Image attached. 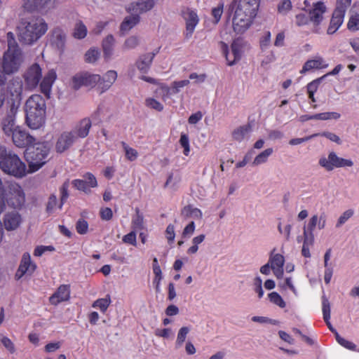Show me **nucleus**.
<instances>
[{"mask_svg":"<svg viewBox=\"0 0 359 359\" xmlns=\"http://www.w3.org/2000/svg\"><path fill=\"white\" fill-rule=\"evenodd\" d=\"M0 342L4 348L10 353H14L15 352L14 343L5 334H0Z\"/></svg>","mask_w":359,"mask_h":359,"instance_id":"obj_52","label":"nucleus"},{"mask_svg":"<svg viewBox=\"0 0 359 359\" xmlns=\"http://www.w3.org/2000/svg\"><path fill=\"white\" fill-rule=\"evenodd\" d=\"M273 153V149L271 147L263 150L255 156L253 161H252V165L253 166H259L266 163Z\"/></svg>","mask_w":359,"mask_h":359,"instance_id":"obj_34","label":"nucleus"},{"mask_svg":"<svg viewBox=\"0 0 359 359\" xmlns=\"http://www.w3.org/2000/svg\"><path fill=\"white\" fill-rule=\"evenodd\" d=\"M304 241L302 249V254L305 257H310V248L313 245L314 243V235L308 233L306 229H304L303 231Z\"/></svg>","mask_w":359,"mask_h":359,"instance_id":"obj_33","label":"nucleus"},{"mask_svg":"<svg viewBox=\"0 0 359 359\" xmlns=\"http://www.w3.org/2000/svg\"><path fill=\"white\" fill-rule=\"evenodd\" d=\"M26 88L35 89L42 78V69L39 65L34 63L29 66L23 74Z\"/></svg>","mask_w":359,"mask_h":359,"instance_id":"obj_13","label":"nucleus"},{"mask_svg":"<svg viewBox=\"0 0 359 359\" xmlns=\"http://www.w3.org/2000/svg\"><path fill=\"white\" fill-rule=\"evenodd\" d=\"M0 168L4 173L16 178H22L29 172L20 157L4 147H0Z\"/></svg>","mask_w":359,"mask_h":359,"instance_id":"obj_5","label":"nucleus"},{"mask_svg":"<svg viewBox=\"0 0 359 359\" xmlns=\"http://www.w3.org/2000/svg\"><path fill=\"white\" fill-rule=\"evenodd\" d=\"M205 238V234H199L194 237L191 240V246L187 249V253L189 255L196 254L198 250V245L204 241Z\"/></svg>","mask_w":359,"mask_h":359,"instance_id":"obj_44","label":"nucleus"},{"mask_svg":"<svg viewBox=\"0 0 359 359\" xmlns=\"http://www.w3.org/2000/svg\"><path fill=\"white\" fill-rule=\"evenodd\" d=\"M140 21V17L137 13L127 16L121 25V31L127 32L134 27Z\"/></svg>","mask_w":359,"mask_h":359,"instance_id":"obj_37","label":"nucleus"},{"mask_svg":"<svg viewBox=\"0 0 359 359\" xmlns=\"http://www.w3.org/2000/svg\"><path fill=\"white\" fill-rule=\"evenodd\" d=\"M66 39V32L60 27H55L50 32L49 41L53 48L62 51L65 46Z\"/></svg>","mask_w":359,"mask_h":359,"instance_id":"obj_18","label":"nucleus"},{"mask_svg":"<svg viewBox=\"0 0 359 359\" xmlns=\"http://www.w3.org/2000/svg\"><path fill=\"white\" fill-rule=\"evenodd\" d=\"M140 43L139 39L135 36L128 37L124 42L123 48L124 50H130L136 48Z\"/></svg>","mask_w":359,"mask_h":359,"instance_id":"obj_56","label":"nucleus"},{"mask_svg":"<svg viewBox=\"0 0 359 359\" xmlns=\"http://www.w3.org/2000/svg\"><path fill=\"white\" fill-rule=\"evenodd\" d=\"M344 15L341 13L334 11L327 29V34H333L339 29L344 22Z\"/></svg>","mask_w":359,"mask_h":359,"instance_id":"obj_32","label":"nucleus"},{"mask_svg":"<svg viewBox=\"0 0 359 359\" xmlns=\"http://www.w3.org/2000/svg\"><path fill=\"white\" fill-rule=\"evenodd\" d=\"M341 117V114L337 111H326L315 114V120L329 121L338 120Z\"/></svg>","mask_w":359,"mask_h":359,"instance_id":"obj_46","label":"nucleus"},{"mask_svg":"<svg viewBox=\"0 0 359 359\" xmlns=\"http://www.w3.org/2000/svg\"><path fill=\"white\" fill-rule=\"evenodd\" d=\"M88 33L86 26L81 21L77 22L74 27L72 35L75 39H84Z\"/></svg>","mask_w":359,"mask_h":359,"instance_id":"obj_42","label":"nucleus"},{"mask_svg":"<svg viewBox=\"0 0 359 359\" xmlns=\"http://www.w3.org/2000/svg\"><path fill=\"white\" fill-rule=\"evenodd\" d=\"M259 7V0H233L232 26L237 34L245 32L253 24Z\"/></svg>","mask_w":359,"mask_h":359,"instance_id":"obj_1","label":"nucleus"},{"mask_svg":"<svg viewBox=\"0 0 359 359\" xmlns=\"http://www.w3.org/2000/svg\"><path fill=\"white\" fill-rule=\"evenodd\" d=\"M327 225V215L324 213L313 215L309 219L306 229L308 233L313 235L315 230H323Z\"/></svg>","mask_w":359,"mask_h":359,"instance_id":"obj_17","label":"nucleus"},{"mask_svg":"<svg viewBox=\"0 0 359 359\" xmlns=\"http://www.w3.org/2000/svg\"><path fill=\"white\" fill-rule=\"evenodd\" d=\"M353 215V210H347L344 211L338 218L336 226L340 227L344 223H346L352 216Z\"/></svg>","mask_w":359,"mask_h":359,"instance_id":"obj_60","label":"nucleus"},{"mask_svg":"<svg viewBox=\"0 0 359 359\" xmlns=\"http://www.w3.org/2000/svg\"><path fill=\"white\" fill-rule=\"evenodd\" d=\"M111 298L109 295L104 298H100L95 300L92 306L95 309H99L101 312L105 313L111 304Z\"/></svg>","mask_w":359,"mask_h":359,"instance_id":"obj_43","label":"nucleus"},{"mask_svg":"<svg viewBox=\"0 0 359 359\" xmlns=\"http://www.w3.org/2000/svg\"><path fill=\"white\" fill-rule=\"evenodd\" d=\"M182 17L186 24V36L190 37L198 24L199 18L197 13L190 8H187L183 11Z\"/></svg>","mask_w":359,"mask_h":359,"instance_id":"obj_19","label":"nucleus"},{"mask_svg":"<svg viewBox=\"0 0 359 359\" xmlns=\"http://www.w3.org/2000/svg\"><path fill=\"white\" fill-rule=\"evenodd\" d=\"M7 49L4 51L1 61V72L3 76L18 72L25 62V55L19 46L13 32L6 34Z\"/></svg>","mask_w":359,"mask_h":359,"instance_id":"obj_2","label":"nucleus"},{"mask_svg":"<svg viewBox=\"0 0 359 359\" xmlns=\"http://www.w3.org/2000/svg\"><path fill=\"white\" fill-rule=\"evenodd\" d=\"M132 228L134 231L144 229V218L142 215L137 212L132 219Z\"/></svg>","mask_w":359,"mask_h":359,"instance_id":"obj_54","label":"nucleus"},{"mask_svg":"<svg viewBox=\"0 0 359 359\" xmlns=\"http://www.w3.org/2000/svg\"><path fill=\"white\" fill-rule=\"evenodd\" d=\"M191 331L190 326L181 327L177 333L176 339L175 341V346L176 348H180L186 342V339Z\"/></svg>","mask_w":359,"mask_h":359,"instance_id":"obj_35","label":"nucleus"},{"mask_svg":"<svg viewBox=\"0 0 359 359\" xmlns=\"http://www.w3.org/2000/svg\"><path fill=\"white\" fill-rule=\"evenodd\" d=\"M122 241L124 243L128 245H131L133 246L137 245V235L135 231L133 230L130 231V233L125 235Z\"/></svg>","mask_w":359,"mask_h":359,"instance_id":"obj_61","label":"nucleus"},{"mask_svg":"<svg viewBox=\"0 0 359 359\" xmlns=\"http://www.w3.org/2000/svg\"><path fill=\"white\" fill-rule=\"evenodd\" d=\"M161 1V0H139L130 4L127 7V11L137 14L144 13L151 11Z\"/></svg>","mask_w":359,"mask_h":359,"instance_id":"obj_20","label":"nucleus"},{"mask_svg":"<svg viewBox=\"0 0 359 359\" xmlns=\"http://www.w3.org/2000/svg\"><path fill=\"white\" fill-rule=\"evenodd\" d=\"M70 298V287L68 285H62L50 297L49 302L52 305L57 306L59 304L67 302Z\"/></svg>","mask_w":359,"mask_h":359,"instance_id":"obj_28","label":"nucleus"},{"mask_svg":"<svg viewBox=\"0 0 359 359\" xmlns=\"http://www.w3.org/2000/svg\"><path fill=\"white\" fill-rule=\"evenodd\" d=\"M3 130L4 133L11 136V135L14 133L16 128H19V126H15V120L12 116H9L5 119H4L3 123Z\"/></svg>","mask_w":359,"mask_h":359,"instance_id":"obj_40","label":"nucleus"},{"mask_svg":"<svg viewBox=\"0 0 359 359\" xmlns=\"http://www.w3.org/2000/svg\"><path fill=\"white\" fill-rule=\"evenodd\" d=\"M99 80H100V74L81 72L72 78V86L74 89H79L83 86L93 88L97 85Z\"/></svg>","mask_w":359,"mask_h":359,"instance_id":"obj_10","label":"nucleus"},{"mask_svg":"<svg viewBox=\"0 0 359 359\" xmlns=\"http://www.w3.org/2000/svg\"><path fill=\"white\" fill-rule=\"evenodd\" d=\"M269 264L273 275L277 279H282L284 273L285 257L283 255L276 253L271 254L269 259Z\"/></svg>","mask_w":359,"mask_h":359,"instance_id":"obj_23","label":"nucleus"},{"mask_svg":"<svg viewBox=\"0 0 359 359\" xmlns=\"http://www.w3.org/2000/svg\"><path fill=\"white\" fill-rule=\"evenodd\" d=\"M182 212L186 217H191L194 219H201L203 217V213L201 210L191 205L184 207Z\"/></svg>","mask_w":359,"mask_h":359,"instance_id":"obj_41","label":"nucleus"},{"mask_svg":"<svg viewBox=\"0 0 359 359\" xmlns=\"http://www.w3.org/2000/svg\"><path fill=\"white\" fill-rule=\"evenodd\" d=\"M3 194L7 205L14 209H21L26 201L23 188L18 183L2 180Z\"/></svg>","mask_w":359,"mask_h":359,"instance_id":"obj_7","label":"nucleus"},{"mask_svg":"<svg viewBox=\"0 0 359 359\" xmlns=\"http://www.w3.org/2000/svg\"><path fill=\"white\" fill-rule=\"evenodd\" d=\"M19 41L25 45H33L48 31V25L44 19L32 18L22 21L18 27Z\"/></svg>","mask_w":359,"mask_h":359,"instance_id":"obj_4","label":"nucleus"},{"mask_svg":"<svg viewBox=\"0 0 359 359\" xmlns=\"http://www.w3.org/2000/svg\"><path fill=\"white\" fill-rule=\"evenodd\" d=\"M7 90L10 95L8 103L10 104L11 114L16 112L22 98L23 83L19 78L13 79L8 84Z\"/></svg>","mask_w":359,"mask_h":359,"instance_id":"obj_9","label":"nucleus"},{"mask_svg":"<svg viewBox=\"0 0 359 359\" xmlns=\"http://www.w3.org/2000/svg\"><path fill=\"white\" fill-rule=\"evenodd\" d=\"M22 215L17 211H11L6 213L3 218L5 229L8 231H15L18 229L22 223Z\"/></svg>","mask_w":359,"mask_h":359,"instance_id":"obj_21","label":"nucleus"},{"mask_svg":"<svg viewBox=\"0 0 359 359\" xmlns=\"http://www.w3.org/2000/svg\"><path fill=\"white\" fill-rule=\"evenodd\" d=\"M11 136L13 144L18 147H29L31 144L35 142V139L31 136L26 130L22 129L20 127L16 128Z\"/></svg>","mask_w":359,"mask_h":359,"instance_id":"obj_16","label":"nucleus"},{"mask_svg":"<svg viewBox=\"0 0 359 359\" xmlns=\"http://www.w3.org/2000/svg\"><path fill=\"white\" fill-rule=\"evenodd\" d=\"M153 273L154 274L153 283L155 285L156 292H158L161 290V283L163 279L162 271H161V269H156V270H153Z\"/></svg>","mask_w":359,"mask_h":359,"instance_id":"obj_62","label":"nucleus"},{"mask_svg":"<svg viewBox=\"0 0 359 359\" xmlns=\"http://www.w3.org/2000/svg\"><path fill=\"white\" fill-rule=\"evenodd\" d=\"M92 126V121L89 118H83L76 123L72 130L73 135L76 140L86 137Z\"/></svg>","mask_w":359,"mask_h":359,"instance_id":"obj_25","label":"nucleus"},{"mask_svg":"<svg viewBox=\"0 0 359 359\" xmlns=\"http://www.w3.org/2000/svg\"><path fill=\"white\" fill-rule=\"evenodd\" d=\"M248 133V129L246 127H240L233 133V138L237 141H242Z\"/></svg>","mask_w":359,"mask_h":359,"instance_id":"obj_63","label":"nucleus"},{"mask_svg":"<svg viewBox=\"0 0 359 359\" xmlns=\"http://www.w3.org/2000/svg\"><path fill=\"white\" fill-rule=\"evenodd\" d=\"M55 248L53 245H39L34 249V255L41 257L47 251L53 252Z\"/></svg>","mask_w":359,"mask_h":359,"instance_id":"obj_64","label":"nucleus"},{"mask_svg":"<svg viewBox=\"0 0 359 359\" xmlns=\"http://www.w3.org/2000/svg\"><path fill=\"white\" fill-rule=\"evenodd\" d=\"M352 0H337L334 11L345 15L347 8L350 6Z\"/></svg>","mask_w":359,"mask_h":359,"instance_id":"obj_59","label":"nucleus"},{"mask_svg":"<svg viewBox=\"0 0 359 359\" xmlns=\"http://www.w3.org/2000/svg\"><path fill=\"white\" fill-rule=\"evenodd\" d=\"M220 48L225 57L227 65L232 66L241 59L244 52V43L241 39H236L233 40L231 43V50H229L228 45L225 42L222 41L220 43Z\"/></svg>","mask_w":359,"mask_h":359,"instance_id":"obj_8","label":"nucleus"},{"mask_svg":"<svg viewBox=\"0 0 359 359\" xmlns=\"http://www.w3.org/2000/svg\"><path fill=\"white\" fill-rule=\"evenodd\" d=\"M327 7L324 2L317 1L313 3L311 9L308 11L310 22L313 24V31L315 33H320V25L324 20V14L326 13Z\"/></svg>","mask_w":359,"mask_h":359,"instance_id":"obj_12","label":"nucleus"},{"mask_svg":"<svg viewBox=\"0 0 359 359\" xmlns=\"http://www.w3.org/2000/svg\"><path fill=\"white\" fill-rule=\"evenodd\" d=\"M50 149V144L45 142H34L27 147L25 158L29 164V172L39 170L46 163Z\"/></svg>","mask_w":359,"mask_h":359,"instance_id":"obj_6","label":"nucleus"},{"mask_svg":"<svg viewBox=\"0 0 359 359\" xmlns=\"http://www.w3.org/2000/svg\"><path fill=\"white\" fill-rule=\"evenodd\" d=\"M278 287L283 291L290 290L295 296H298L299 292L295 287L294 282L292 277H287L285 279H280Z\"/></svg>","mask_w":359,"mask_h":359,"instance_id":"obj_38","label":"nucleus"},{"mask_svg":"<svg viewBox=\"0 0 359 359\" xmlns=\"http://www.w3.org/2000/svg\"><path fill=\"white\" fill-rule=\"evenodd\" d=\"M156 55L154 52L147 53L141 55L136 62V67L139 71L146 73L149 69L152 61Z\"/></svg>","mask_w":359,"mask_h":359,"instance_id":"obj_31","label":"nucleus"},{"mask_svg":"<svg viewBox=\"0 0 359 359\" xmlns=\"http://www.w3.org/2000/svg\"><path fill=\"white\" fill-rule=\"evenodd\" d=\"M335 337L337 341L343 347L351 351L355 350L356 346L353 342L341 337L337 332H335Z\"/></svg>","mask_w":359,"mask_h":359,"instance_id":"obj_55","label":"nucleus"},{"mask_svg":"<svg viewBox=\"0 0 359 359\" xmlns=\"http://www.w3.org/2000/svg\"><path fill=\"white\" fill-rule=\"evenodd\" d=\"M57 79V73L54 69H49L44 76L41 78L40 86L41 92L48 98L50 97L52 87Z\"/></svg>","mask_w":359,"mask_h":359,"instance_id":"obj_22","label":"nucleus"},{"mask_svg":"<svg viewBox=\"0 0 359 359\" xmlns=\"http://www.w3.org/2000/svg\"><path fill=\"white\" fill-rule=\"evenodd\" d=\"M77 140L70 131L62 133L57 138L55 144V149L58 153H62L67 150Z\"/></svg>","mask_w":359,"mask_h":359,"instance_id":"obj_26","label":"nucleus"},{"mask_svg":"<svg viewBox=\"0 0 359 359\" xmlns=\"http://www.w3.org/2000/svg\"><path fill=\"white\" fill-rule=\"evenodd\" d=\"M269 301L277 306L283 309L286 306V303L283 298L276 292H272L268 294Z\"/></svg>","mask_w":359,"mask_h":359,"instance_id":"obj_51","label":"nucleus"},{"mask_svg":"<svg viewBox=\"0 0 359 359\" xmlns=\"http://www.w3.org/2000/svg\"><path fill=\"white\" fill-rule=\"evenodd\" d=\"M189 84V80L187 79L175 81L171 83L170 86L161 83L156 90V93L159 94L163 101H165L172 95L178 93L182 88Z\"/></svg>","mask_w":359,"mask_h":359,"instance_id":"obj_14","label":"nucleus"},{"mask_svg":"<svg viewBox=\"0 0 359 359\" xmlns=\"http://www.w3.org/2000/svg\"><path fill=\"white\" fill-rule=\"evenodd\" d=\"M122 146L127 160L130 161H134L137 159L139 156V153L136 149L130 147L124 142L122 143Z\"/></svg>","mask_w":359,"mask_h":359,"instance_id":"obj_50","label":"nucleus"},{"mask_svg":"<svg viewBox=\"0 0 359 359\" xmlns=\"http://www.w3.org/2000/svg\"><path fill=\"white\" fill-rule=\"evenodd\" d=\"M73 186L78 190L89 194L91 189L96 188L98 185L96 177L90 172H87L83 176V179H77L72 181Z\"/></svg>","mask_w":359,"mask_h":359,"instance_id":"obj_15","label":"nucleus"},{"mask_svg":"<svg viewBox=\"0 0 359 359\" xmlns=\"http://www.w3.org/2000/svg\"><path fill=\"white\" fill-rule=\"evenodd\" d=\"M154 333L156 337L161 338L163 340H172L175 335L172 328L166 327H157L154 330Z\"/></svg>","mask_w":359,"mask_h":359,"instance_id":"obj_39","label":"nucleus"},{"mask_svg":"<svg viewBox=\"0 0 359 359\" xmlns=\"http://www.w3.org/2000/svg\"><path fill=\"white\" fill-rule=\"evenodd\" d=\"M100 53L96 48H90L85 54V60L88 63H95L100 57Z\"/></svg>","mask_w":359,"mask_h":359,"instance_id":"obj_53","label":"nucleus"},{"mask_svg":"<svg viewBox=\"0 0 359 359\" xmlns=\"http://www.w3.org/2000/svg\"><path fill=\"white\" fill-rule=\"evenodd\" d=\"M26 123L32 130H39L44 126L46 122V104L44 98L34 94L29 96L25 104Z\"/></svg>","mask_w":359,"mask_h":359,"instance_id":"obj_3","label":"nucleus"},{"mask_svg":"<svg viewBox=\"0 0 359 359\" xmlns=\"http://www.w3.org/2000/svg\"><path fill=\"white\" fill-rule=\"evenodd\" d=\"M62 202L58 205L57 197L55 195H51L46 205V211L49 214L55 212L57 210H60L62 207Z\"/></svg>","mask_w":359,"mask_h":359,"instance_id":"obj_48","label":"nucleus"},{"mask_svg":"<svg viewBox=\"0 0 359 359\" xmlns=\"http://www.w3.org/2000/svg\"><path fill=\"white\" fill-rule=\"evenodd\" d=\"M347 29L351 32L359 31V3H355L349 11Z\"/></svg>","mask_w":359,"mask_h":359,"instance_id":"obj_30","label":"nucleus"},{"mask_svg":"<svg viewBox=\"0 0 359 359\" xmlns=\"http://www.w3.org/2000/svg\"><path fill=\"white\" fill-rule=\"evenodd\" d=\"M292 9V4L290 0H281L278 6V13L281 15H287Z\"/></svg>","mask_w":359,"mask_h":359,"instance_id":"obj_49","label":"nucleus"},{"mask_svg":"<svg viewBox=\"0 0 359 359\" xmlns=\"http://www.w3.org/2000/svg\"><path fill=\"white\" fill-rule=\"evenodd\" d=\"M180 144L183 147V154L188 156L190 152L189 139L187 134L182 133L180 139Z\"/></svg>","mask_w":359,"mask_h":359,"instance_id":"obj_58","label":"nucleus"},{"mask_svg":"<svg viewBox=\"0 0 359 359\" xmlns=\"http://www.w3.org/2000/svg\"><path fill=\"white\" fill-rule=\"evenodd\" d=\"M144 104L147 108L156 111H162L164 109V106L161 102L151 97H147Z\"/></svg>","mask_w":359,"mask_h":359,"instance_id":"obj_47","label":"nucleus"},{"mask_svg":"<svg viewBox=\"0 0 359 359\" xmlns=\"http://www.w3.org/2000/svg\"><path fill=\"white\" fill-rule=\"evenodd\" d=\"M36 269V265L34 263L29 253H25L22 255L19 269L16 273V277L20 279L24 275H32Z\"/></svg>","mask_w":359,"mask_h":359,"instance_id":"obj_24","label":"nucleus"},{"mask_svg":"<svg viewBox=\"0 0 359 359\" xmlns=\"http://www.w3.org/2000/svg\"><path fill=\"white\" fill-rule=\"evenodd\" d=\"M328 67V63L321 56L316 55L312 59L307 60L300 70V74H306L315 69H325Z\"/></svg>","mask_w":359,"mask_h":359,"instance_id":"obj_29","label":"nucleus"},{"mask_svg":"<svg viewBox=\"0 0 359 359\" xmlns=\"http://www.w3.org/2000/svg\"><path fill=\"white\" fill-rule=\"evenodd\" d=\"M118 74L115 70H108L102 76L97 83L98 89L101 93L108 90L117 80Z\"/></svg>","mask_w":359,"mask_h":359,"instance_id":"obj_27","label":"nucleus"},{"mask_svg":"<svg viewBox=\"0 0 359 359\" xmlns=\"http://www.w3.org/2000/svg\"><path fill=\"white\" fill-rule=\"evenodd\" d=\"M319 165L327 171L335 168L351 167L353 162L351 159L339 157L334 151L330 152L327 156H322L319 159Z\"/></svg>","mask_w":359,"mask_h":359,"instance_id":"obj_11","label":"nucleus"},{"mask_svg":"<svg viewBox=\"0 0 359 359\" xmlns=\"http://www.w3.org/2000/svg\"><path fill=\"white\" fill-rule=\"evenodd\" d=\"M271 41V34L270 32L266 31L263 33L260 38L259 44L262 50L267 49Z\"/></svg>","mask_w":359,"mask_h":359,"instance_id":"obj_57","label":"nucleus"},{"mask_svg":"<svg viewBox=\"0 0 359 359\" xmlns=\"http://www.w3.org/2000/svg\"><path fill=\"white\" fill-rule=\"evenodd\" d=\"M115 39L112 35H108L102 41V49L104 56L106 59H109L114 53V46Z\"/></svg>","mask_w":359,"mask_h":359,"instance_id":"obj_36","label":"nucleus"},{"mask_svg":"<svg viewBox=\"0 0 359 359\" xmlns=\"http://www.w3.org/2000/svg\"><path fill=\"white\" fill-rule=\"evenodd\" d=\"M57 4V0H39L38 11L46 13L54 9Z\"/></svg>","mask_w":359,"mask_h":359,"instance_id":"obj_45","label":"nucleus"}]
</instances>
